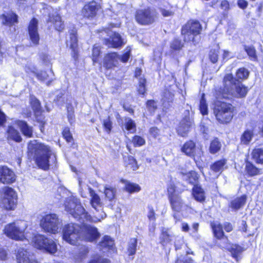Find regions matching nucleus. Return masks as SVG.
<instances>
[{
    "mask_svg": "<svg viewBox=\"0 0 263 263\" xmlns=\"http://www.w3.org/2000/svg\"><path fill=\"white\" fill-rule=\"evenodd\" d=\"M28 155L30 157H33L37 166L45 171L49 168V159L53 163L56 162L55 155L50 148L36 140L30 141L28 143Z\"/></svg>",
    "mask_w": 263,
    "mask_h": 263,
    "instance_id": "1",
    "label": "nucleus"
},
{
    "mask_svg": "<svg viewBox=\"0 0 263 263\" xmlns=\"http://www.w3.org/2000/svg\"><path fill=\"white\" fill-rule=\"evenodd\" d=\"M248 91V87L240 81L235 79L232 74H227L223 78V87L216 89L215 96L217 99L230 97L243 98Z\"/></svg>",
    "mask_w": 263,
    "mask_h": 263,
    "instance_id": "2",
    "label": "nucleus"
},
{
    "mask_svg": "<svg viewBox=\"0 0 263 263\" xmlns=\"http://www.w3.org/2000/svg\"><path fill=\"white\" fill-rule=\"evenodd\" d=\"M65 210L72 216L73 218L80 221H90L93 222L100 221L106 217V214L102 211L100 215L92 219L90 215L86 212L81 205L80 200L71 196L66 199L65 203Z\"/></svg>",
    "mask_w": 263,
    "mask_h": 263,
    "instance_id": "3",
    "label": "nucleus"
},
{
    "mask_svg": "<svg viewBox=\"0 0 263 263\" xmlns=\"http://www.w3.org/2000/svg\"><path fill=\"white\" fill-rule=\"evenodd\" d=\"M28 222L25 220H17L5 226L4 233L9 238L15 240L29 239L27 232Z\"/></svg>",
    "mask_w": 263,
    "mask_h": 263,
    "instance_id": "4",
    "label": "nucleus"
},
{
    "mask_svg": "<svg viewBox=\"0 0 263 263\" xmlns=\"http://www.w3.org/2000/svg\"><path fill=\"white\" fill-rule=\"evenodd\" d=\"M234 107L232 104L217 100L215 102L214 114L221 123H229L234 116Z\"/></svg>",
    "mask_w": 263,
    "mask_h": 263,
    "instance_id": "5",
    "label": "nucleus"
},
{
    "mask_svg": "<svg viewBox=\"0 0 263 263\" xmlns=\"http://www.w3.org/2000/svg\"><path fill=\"white\" fill-rule=\"evenodd\" d=\"M40 225L44 232L55 234L60 232L62 223L57 214H47L42 216Z\"/></svg>",
    "mask_w": 263,
    "mask_h": 263,
    "instance_id": "6",
    "label": "nucleus"
},
{
    "mask_svg": "<svg viewBox=\"0 0 263 263\" xmlns=\"http://www.w3.org/2000/svg\"><path fill=\"white\" fill-rule=\"evenodd\" d=\"M33 246L37 249L54 254L58 251L57 245L52 239L41 234L34 236L31 240Z\"/></svg>",
    "mask_w": 263,
    "mask_h": 263,
    "instance_id": "7",
    "label": "nucleus"
},
{
    "mask_svg": "<svg viewBox=\"0 0 263 263\" xmlns=\"http://www.w3.org/2000/svg\"><path fill=\"white\" fill-rule=\"evenodd\" d=\"M202 30V27L199 22L196 21H189L182 28L181 33L184 36V42H192L196 45L198 41L196 37L198 35Z\"/></svg>",
    "mask_w": 263,
    "mask_h": 263,
    "instance_id": "8",
    "label": "nucleus"
},
{
    "mask_svg": "<svg viewBox=\"0 0 263 263\" xmlns=\"http://www.w3.org/2000/svg\"><path fill=\"white\" fill-rule=\"evenodd\" d=\"M80 226L76 223H69L63 228V238L67 242L77 245L80 240Z\"/></svg>",
    "mask_w": 263,
    "mask_h": 263,
    "instance_id": "9",
    "label": "nucleus"
},
{
    "mask_svg": "<svg viewBox=\"0 0 263 263\" xmlns=\"http://www.w3.org/2000/svg\"><path fill=\"white\" fill-rule=\"evenodd\" d=\"M17 203L16 192L11 187H6L3 189V194L1 204L6 210H14Z\"/></svg>",
    "mask_w": 263,
    "mask_h": 263,
    "instance_id": "10",
    "label": "nucleus"
},
{
    "mask_svg": "<svg viewBox=\"0 0 263 263\" xmlns=\"http://www.w3.org/2000/svg\"><path fill=\"white\" fill-rule=\"evenodd\" d=\"M80 240L89 242L96 241L100 236L98 229L93 226L84 224L80 226Z\"/></svg>",
    "mask_w": 263,
    "mask_h": 263,
    "instance_id": "11",
    "label": "nucleus"
},
{
    "mask_svg": "<svg viewBox=\"0 0 263 263\" xmlns=\"http://www.w3.org/2000/svg\"><path fill=\"white\" fill-rule=\"evenodd\" d=\"M156 12L153 9L148 8L136 11L135 18L138 23L142 25L152 24L156 17Z\"/></svg>",
    "mask_w": 263,
    "mask_h": 263,
    "instance_id": "12",
    "label": "nucleus"
},
{
    "mask_svg": "<svg viewBox=\"0 0 263 263\" xmlns=\"http://www.w3.org/2000/svg\"><path fill=\"white\" fill-rule=\"evenodd\" d=\"M14 173L7 166H0V182L10 184L15 181Z\"/></svg>",
    "mask_w": 263,
    "mask_h": 263,
    "instance_id": "13",
    "label": "nucleus"
},
{
    "mask_svg": "<svg viewBox=\"0 0 263 263\" xmlns=\"http://www.w3.org/2000/svg\"><path fill=\"white\" fill-rule=\"evenodd\" d=\"M120 55L117 52H111L106 54L104 58L103 66L106 69H112L119 64Z\"/></svg>",
    "mask_w": 263,
    "mask_h": 263,
    "instance_id": "14",
    "label": "nucleus"
},
{
    "mask_svg": "<svg viewBox=\"0 0 263 263\" xmlns=\"http://www.w3.org/2000/svg\"><path fill=\"white\" fill-rule=\"evenodd\" d=\"M38 21L36 18H33L28 26V33L32 43L34 45L39 43L40 37L37 28Z\"/></svg>",
    "mask_w": 263,
    "mask_h": 263,
    "instance_id": "15",
    "label": "nucleus"
},
{
    "mask_svg": "<svg viewBox=\"0 0 263 263\" xmlns=\"http://www.w3.org/2000/svg\"><path fill=\"white\" fill-rule=\"evenodd\" d=\"M193 124L192 120L189 117H185L179 123L177 132L182 137H185L190 131Z\"/></svg>",
    "mask_w": 263,
    "mask_h": 263,
    "instance_id": "16",
    "label": "nucleus"
},
{
    "mask_svg": "<svg viewBox=\"0 0 263 263\" xmlns=\"http://www.w3.org/2000/svg\"><path fill=\"white\" fill-rule=\"evenodd\" d=\"M99 248L103 252H115L116 248L114 240L108 236H104L98 244Z\"/></svg>",
    "mask_w": 263,
    "mask_h": 263,
    "instance_id": "17",
    "label": "nucleus"
},
{
    "mask_svg": "<svg viewBox=\"0 0 263 263\" xmlns=\"http://www.w3.org/2000/svg\"><path fill=\"white\" fill-rule=\"evenodd\" d=\"M99 7V6L96 2L92 1L84 6L82 10V13L86 17L92 18L96 15Z\"/></svg>",
    "mask_w": 263,
    "mask_h": 263,
    "instance_id": "18",
    "label": "nucleus"
},
{
    "mask_svg": "<svg viewBox=\"0 0 263 263\" xmlns=\"http://www.w3.org/2000/svg\"><path fill=\"white\" fill-rule=\"evenodd\" d=\"M67 45L69 46L70 48L73 52V57L77 54V47H78V39L77 36V30L73 28L69 32V39L67 40Z\"/></svg>",
    "mask_w": 263,
    "mask_h": 263,
    "instance_id": "19",
    "label": "nucleus"
},
{
    "mask_svg": "<svg viewBox=\"0 0 263 263\" xmlns=\"http://www.w3.org/2000/svg\"><path fill=\"white\" fill-rule=\"evenodd\" d=\"M168 200L171 208L174 212L179 213L185 206L184 203L179 195L171 197V199Z\"/></svg>",
    "mask_w": 263,
    "mask_h": 263,
    "instance_id": "20",
    "label": "nucleus"
},
{
    "mask_svg": "<svg viewBox=\"0 0 263 263\" xmlns=\"http://www.w3.org/2000/svg\"><path fill=\"white\" fill-rule=\"evenodd\" d=\"M105 45L108 47L117 48L121 46L123 43L120 35L114 32L108 39H105L104 41Z\"/></svg>",
    "mask_w": 263,
    "mask_h": 263,
    "instance_id": "21",
    "label": "nucleus"
},
{
    "mask_svg": "<svg viewBox=\"0 0 263 263\" xmlns=\"http://www.w3.org/2000/svg\"><path fill=\"white\" fill-rule=\"evenodd\" d=\"M15 124L19 127L24 136L27 138H31L32 137V127L29 126L26 122L22 120H16L15 121Z\"/></svg>",
    "mask_w": 263,
    "mask_h": 263,
    "instance_id": "22",
    "label": "nucleus"
},
{
    "mask_svg": "<svg viewBox=\"0 0 263 263\" xmlns=\"http://www.w3.org/2000/svg\"><path fill=\"white\" fill-rule=\"evenodd\" d=\"M196 151L195 143L193 141H187L181 147V152L191 157L195 156Z\"/></svg>",
    "mask_w": 263,
    "mask_h": 263,
    "instance_id": "23",
    "label": "nucleus"
},
{
    "mask_svg": "<svg viewBox=\"0 0 263 263\" xmlns=\"http://www.w3.org/2000/svg\"><path fill=\"white\" fill-rule=\"evenodd\" d=\"M48 22H50L54 24L55 29L60 31L64 29V24L61 20L60 16L54 12L52 14V15L49 14Z\"/></svg>",
    "mask_w": 263,
    "mask_h": 263,
    "instance_id": "24",
    "label": "nucleus"
},
{
    "mask_svg": "<svg viewBox=\"0 0 263 263\" xmlns=\"http://www.w3.org/2000/svg\"><path fill=\"white\" fill-rule=\"evenodd\" d=\"M174 238V235L169 229L165 228L162 229L160 239V242L163 246H164L170 243Z\"/></svg>",
    "mask_w": 263,
    "mask_h": 263,
    "instance_id": "25",
    "label": "nucleus"
},
{
    "mask_svg": "<svg viewBox=\"0 0 263 263\" xmlns=\"http://www.w3.org/2000/svg\"><path fill=\"white\" fill-rule=\"evenodd\" d=\"M6 135L8 140H12L16 142H20L22 140V138L18 131L11 125L8 127L6 131Z\"/></svg>",
    "mask_w": 263,
    "mask_h": 263,
    "instance_id": "26",
    "label": "nucleus"
},
{
    "mask_svg": "<svg viewBox=\"0 0 263 263\" xmlns=\"http://www.w3.org/2000/svg\"><path fill=\"white\" fill-rule=\"evenodd\" d=\"M246 200L247 197L246 195L237 197L231 201L229 206L233 211H237L245 204Z\"/></svg>",
    "mask_w": 263,
    "mask_h": 263,
    "instance_id": "27",
    "label": "nucleus"
},
{
    "mask_svg": "<svg viewBox=\"0 0 263 263\" xmlns=\"http://www.w3.org/2000/svg\"><path fill=\"white\" fill-rule=\"evenodd\" d=\"M211 227L214 236L218 239H223L225 242L228 241V239L224 235L223 231V227L221 224L217 222L211 223Z\"/></svg>",
    "mask_w": 263,
    "mask_h": 263,
    "instance_id": "28",
    "label": "nucleus"
},
{
    "mask_svg": "<svg viewBox=\"0 0 263 263\" xmlns=\"http://www.w3.org/2000/svg\"><path fill=\"white\" fill-rule=\"evenodd\" d=\"M90 203L91 206L97 211L102 210V202L99 196L96 193L95 191H90Z\"/></svg>",
    "mask_w": 263,
    "mask_h": 263,
    "instance_id": "29",
    "label": "nucleus"
},
{
    "mask_svg": "<svg viewBox=\"0 0 263 263\" xmlns=\"http://www.w3.org/2000/svg\"><path fill=\"white\" fill-rule=\"evenodd\" d=\"M226 164L227 160L223 159L214 162L211 165V169L215 173L220 174L226 168Z\"/></svg>",
    "mask_w": 263,
    "mask_h": 263,
    "instance_id": "30",
    "label": "nucleus"
},
{
    "mask_svg": "<svg viewBox=\"0 0 263 263\" xmlns=\"http://www.w3.org/2000/svg\"><path fill=\"white\" fill-rule=\"evenodd\" d=\"M1 18L3 20V23L5 25H11L17 22V15L13 12L3 14Z\"/></svg>",
    "mask_w": 263,
    "mask_h": 263,
    "instance_id": "31",
    "label": "nucleus"
},
{
    "mask_svg": "<svg viewBox=\"0 0 263 263\" xmlns=\"http://www.w3.org/2000/svg\"><path fill=\"white\" fill-rule=\"evenodd\" d=\"M193 195L195 200L202 202L205 199L204 192L199 186L195 185L193 189Z\"/></svg>",
    "mask_w": 263,
    "mask_h": 263,
    "instance_id": "32",
    "label": "nucleus"
},
{
    "mask_svg": "<svg viewBox=\"0 0 263 263\" xmlns=\"http://www.w3.org/2000/svg\"><path fill=\"white\" fill-rule=\"evenodd\" d=\"M116 192L117 190L115 187L109 185H105L104 186V193L105 198L109 201H112L115 199Z\"/></svg>",
    "mask_w": 263,
    "mask_h": 263,
    "instance_id": "33",
    "label": "nucleus"
},
{
    "mask_svg": "<svg viewBox=\"0 0 263 263\" xmlns=\"http://www.w3.org/2000/svg\"><path fill=\"white\" fill-rule=\"evenodd\" d=\"M79 192L83 198H86L88 194H90V191H93L82 180H79Z\"/></svg>",
    "mask_w": 263,
    "mask_h": 263,
    "instance_id": "34",
    "label": "nucleus"
},
{
    "mask_svg": "<svg viewBox=\"0 0 263 263\" xmlns=\"http://www.w3.org/2000/svg\"><path fill=\"white\" fill-rule=\"evenodd\" d=\"M182 178L189 183L194 184L196 183L198 177L195 172L191 171L185 174L182 173Z\"/></svg>",
    "mask_w": 263,
    "mask_h": 263,
    "instance_id": "35",
    "label": "nucleus"
},
{
    "mask_svg": "<svg viewBox=\"0 0 263 263\" xmlns=\"http://www.w3.org/2000/svg\"><path fill=\"white\" fill-rule=\"evenodd\" d=\"M251 155L256 163H263V148H255L253 150Z\"/></svg>",
    "mask_w": 263,
    "mask_h": 263,
    "instance_id": "36",
    "label": "nucleus"
},
{
    "mask_svg": "<svg viewBox=\"0 0 263 263\" xmlns=\"http://www.w3.org/2000/svg\"><path fill=\"white\" fill-rule=\"evenodd\" d=\"M254 136L253 132L252 130L247 129L245 130L240 138L241 143L247 145L252 140Z\"/></svg>",
    "mask_w": 263,
    "mask_h": 263,
    "instance_id": "37",
    "label": "nucleus"
},
{
    "mask_svg": "<svg viewBox=\"0 0 263 263\" xmlns=\"http://www.w3.org/2000/svg\"><path fill=\"white\" fill-rule=\"evenodd\" d=\"M49 73V74H48L45 71H41L40 73L37 72L36 77L39 80L47 81L46 84L47 85H49L53 80V78L51 77L53 74L52 71L50 70Z\"/></svg>",
    "mask_w": 263,
    "mask_h": 263,
    "instance_id": "38",
    "label": "nucleus"
},
{
    "mask_svg": "<svg viewBox=\"0 0 263 263\" xmlns=\"http://www.w3.org/2000/svg\"><path fill=\"white\" fill-rule=\"evenodd\" d=\"M249 75V71L246 68L242 67L238 69L236 73V78L235 79L239 80H244L247 79Z\"/></svg>",
    "mask_w": 263,
    "mask_h": 263,
    "instance_id": "39",
    "label": "nucleus"
},
{
    "mask_svg": "<svg viewBox=\"0 0 263 263\" xmlns=\"http://www.w3.org/2000/svg\"><path fill=\"white\" fill-rule=\"evenodd\" d=\"M137 246V239L135 238H131L128 243L127 248L128 255H133L136 253Z\"/></svg>",
    "mask_w": 263,
    "mask_h": 263,
    "instance_id": "40",
    "label": "nucleus"
},
{
    "mask_svg": "<svg viewBox=\"0 0 263 263\" xmlns=\"http://www.w3.org/2000/svg\"><path fill=\"white\" fill-rule=\"evenodd\" d=\"M125 183L126 191L130 193L138 192L141 190L140 186L136 183H131L128 181H125Z\"/></svg>",
    "mask_w": 263,
    "mask_h": 263,
    "instance_id": "41",
    "label": "nucleus"
},
{
    "mask_svg": "<svg viewBox=\"0 0 263 263\" xmlns=\"http://www.w3.org/2000/svg\"><path fill=\"white\" fill-rule=\"evenodd\" d=\"M231 252L233 257L237 259L239 254H240L243 251V248L237 245H232L230 248H228Z\"/></svg>",
    "mask_w": 263,
    "mask_h": 263,
    "instance_id": "42",
    "label": "nucleus"
},
{
    "mask_svg": "<svg viewBox=\"0 0 263 263\" xmlns=\"http://www.w3.org/2000/svg\"><path fill=\"white\" fill-rule=\"evenodd\" d=\"M221 147V144L219 141L218 139H215L213 140L210 144V152L212 154H215L217 153Z\"/></svg>",
    "mask_w": 263,
    "mask_h": 263,
    "instance_id": "43",
    "label": "nucleus"
},
{
    "mask_svg": "<svg viewBox=\"0 0 263 263\" xmlns=\"http://www.w3.org/2000/svg\"><path fill=\"white\" fill-rule=\"evenodd\" d=\"M246 170L250 176L257 175L259 173V170L249 162H247Z\"/></svg>",
    "mask_w": 263,
    "mask_h": 263,
    "instance_id": "44",
    "label": "nucleus"
},
{
    "mask_svg": "<svg viewBox=\"0 0 263 263\" xmlns=\"http://www.w3.org/2000/svg\"><path fill=\"white\" fill-rule=\"evenodd\" d=\"M24 69L26 73L29 75L36 76L37 73V70L36 67L31 62H28L25 65Z\"/></svg>",
    "mask_w": 263,
    "mask_h": 263,
    "instance_id": "45",
    "label": "nucleus"
},
{
    "mask_svg": "<svg viewBox=\"0 0 263 263\" xmlns=\"http://www.w3.org/2000/svg\"><path fill=\"white\" fill-rule=\"evenodd\" d=\"M183 46L181 41L178 39H175L171 43V48L174 50H180Z\"/></svg>",
    "mask_w": 263,
    "mask_h": 263,
    "instance_id": "46",
    "label": "nucleus"
},
{
    "mask_svg": "<svg viewBox=\"0 0 263 263\" xmlns=\"http://www.w3.org/2000/svg\"><path fill=\"white\" fill-rule=\"evenodd\" d=\"M30 101L33 110L35 112L39 111L41 108L39 101L34 96L30 97Z\"/></svg>",
    "mask_w": 263,
    "mask_h": 263,
    "instance_id": "47",
    "label": "nucleus"
},
{
    "mask_svg": "<svg viewBox=\"0 0 263 263\" xmlns=\"http://www.w3.org/2000/svg\"><path fill=\"white\" fill-rule=\"evenodd\" d=\"M199 109H200L201 113L203 115L208 114V105L206 103V101L204 99V95H202V97L200 101Z\"/></svg>",
    "mask_w": 263,
    "mask_h": 263,
    "instance_id": "48",
    "label": "nucleus"
},
{
    "mask_svg": "<svg viewBox=\"0 0 263 263\" xmlns=\"http://www.w3.org/2000/svg\"><path fill=\"white\" fill-rule=\"evenodd\" d=\"M100 47L99 45H95L92 49V61L93 63H97L99 61V57L100 54Z\"/></svg>",
    "mask_w": 263,
    "mask_h": 263,
    "instance_id": "49",
    "label": "nucleus"
},
{
    "mask_svg": "<svg viewBox=\"0 0 263 263\" xmlns=\"http://www.w3.org/2000/svg\"><path fill=\"white\" fill-rule=\"evenodd\" d=\"M125 161L128 165H130L131 168L133 170H136L138 168L137 161L133 156H128L127 158H125Z\"/></svg>",
    "mask_w": 263,
    "mask_h": 263,
    "instance_id": "50",
    "label": "nucleus"
},
{
    "mask_svg": "<svg viewBox=\"0 0 263 263\" xmlns=\"http://www.w3.org/2000/svg\"><path fill=\"white\" fill-rule=\"evenodd\" d=\"M103 126L105 132L109 134L112 129V122L109 117L103 120Z\"/></svg>",
    "mask_w": 263,
    "mask_h": 263,
    "instance_id": "51",
    "label": "nucleus"
},
{
    "mask_svg": "<svg viewBox=\"0 0 263 263\" xmlns=\"http://www.w3.org/2000/svg\"><path fill=\"white\" fill-rule=\"evenodd\" d=\"M125 128L127 130L133 133L136 130L135 123L130 119H126L125 121Z\"/></svg>",
    "mask_w": 263,
    "mask_h": 263,
    "instance_id": "52",
    "label": "nucleus"
},
{
    "mask_svg": "<svg viewBox=\"0 0 263 263\" xmlns=\"http://www.w3.org/2000/svg\"><path fill=\"white\" fill-rule=\"evenodd\" d=\"M130 51L131 48L129 47H127L125 50V52L122 55H120L119 60L123 63H126L129 60L130 57Z\"/></svg>",
    "mask_w": 263,
    "mask_h": 263,
    "instance_id": "53",
    "label": "nucleus"
},
{
    "mask_svg": "<svg viewBox=\"0 0 263 263\" xmlns=\"http://www.w3.org/2000/svg\"><path fill=\"white\" fill-rule=\"evenodd\" d=\"M88 252V249L85 247H82L81 248V251L79 255L76 257L75 259L78 262L81 261L84 258H85L86 255Z\"/></svg>",
    "mask_w": 263,
    "mask_h": 263,
    "instance_id": "54",
    "label": "nucleus"
},
{
    "mask_svg": "<svg viewBox=\"0 0 263 263\" xmlns=\"http://www.w3.org/2000/svg\"><path fill=\"white\" fill-rule=\"evenodd\" d=\"M133 143L135 146H140L145 143V140L139 136H135L133 139Z\"/></svg>",
    "mask_w": 263,
    "mask_h": 263,
    "instance_id": "55",
    "label": "nucleus"
},
{
    "mask_svg": "<svg viewBox=\"0 0 263 263\" xmlns=\"http://www.w3.org/2000/svg\"><path fill=\"white\" fill-rule=\"evenodd\" d=\"M167 192L168 199H171V197H175L179 195L176 193L175 186L173 184L169 185L167 188Z\"/></svg>",
    "mask_w": 263,
    "mask_h": 263,
    "instance_id": "56",
    "label": "nucleus"
},
{
    "mask_svg": "<svg viewBox=\"0 0 263 263\" xmlns=\"http://www.w3.org/2000/svg\"><path fill=\"white\" fill-rule=\"evenodd\" d=\"M245 50L247 52L248 55L253 60H256V52L254 48L253 47H245Z\"/></svg>",
    "mask_w": 263,
    "mask_h": 263,
    "instance_id": "57",
    "label": "nucleus"
},
{
    "mask_svg": "<svg viewBox=\"0 0 263 263\" xmlns=\"http://www.w3.org/2000/svg\"><path fill=\"white\" fill-rule=\"evenodd\" d=\"M218 51L216 50H211L209 53V58L211 62L213 63H216L218 58Z\"/></svg>",
    "mask_w": 263,
    "mask_h": 263,
    "instance_id": "58",
    "label": "nucleus"
},
{
    "mask_svg": "<svg viewBox=\"0 0 263 263\" xmlns=\"http://www.w3.org/2000/svg\"><path fill=\"white\" fill-rule=\"evenodd\" d=\"M63 136L67 142H72V137L68 128H64L63 131Z\"/></svg>",
    "mask_w": 263,
    "mask_h": 263,
    "instance_id": "59",
    "label": "nucleus"
},
{
    "mask_svg": "<svg viewBox=\"0 0 263 263\" xmlns=\"http://www.w3.org/2000/svg\"><path fill=\"white\" fill-rule=\"evenodd\" d=\"M146 80L144 79H141L139 81V86L138 88V91L140 93L143 95L145 92V84Z\"/></svg>",
    "mask_w": 263,
    "mask_h": 263,
    "instance_id": "60",
    "label": "nucleus"
},
{
    "mask_svg": "<svg viewBox=\"0 0 263 263\" xmlns=\"http://www.w3.org/2000/svg\"><path fill=\"white\" fill-rule=\"evenodd\" d=\"M148 213L147 215V217L150 220H155V213L154 210L152 206H148Z\"/></svg>",
    "mask_w": 263,
    "mask_h": 263,
    "instance_id": "61",
    "label": "nucleus"
},
{
    "mask_svg": "<svg viewBox=\"0 0 263 263\" xmlns=\"http://www.w3.org/2000/svg\"><path fill=\"white\" fill-rule=\"evenodd\" d=\"M147 106L151 111H154L156 108V103L154 101L149 100L147 102Z\"/></svg>",
    "mask_w": 263,
    "mask_h": 263,
    "instance_id": "62",
    "label": "nucleus"
},
{
    "mask_svg": "<svg viewBox=\"0 0 263 263\" xmlns=\"http://www.w3.org/2000/svg\"><path fill=\"white\" fill-rule=\"evenodd\" d=\"M220 8L224 11H228L230 8L229 2L226 0H223L220 4Z\"/></svg>",
    "mask_w": 263,
    "mask_h": 263,
    "instance_id": "63",
    "label": "nucleus"
},
{
    "mask_svg": "<svg viewBox=\"0 0 263 263\" xmlns=\"http://www.w3.org/2000/svg\"><path fill=\"white\" fill-rule=\"evenodd\" d=\"M149 132L154 138H156L159 135V130L158 128L153 127L151 128Z\"/></svg>",
    "mask_w": 263,
    "mask_h": 263,
    "instance_id": "64",
    "label": "nucleus"
}]
</instances>
